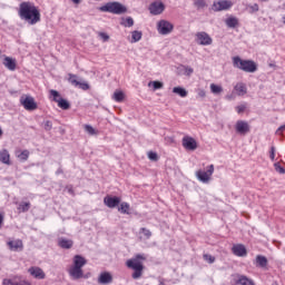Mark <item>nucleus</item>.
I'll return each mask as SVG.
<instances>
[{
  "label": "nucleus",
  "mask_w": 285,
  "mask_h": 285,
  "mask_svg": "<svg viewBox=\"0 0 285 285\" xmlns=\"http://www.w3.org/2000/svg\"><path fill=\"white\" fill-rule=\"evenodd\" d=\"M18 14L22 21H27L30 26H35L41 21V12L35 3L27 1L20 3Z\"/></svg>",
  "instance_id": "f257e3e1"
},
{
  "label": "nucleus",
  "mask_w": 285,
  "mask_h": 285,
  "mask_svg": "<svg viewBox=\"0 0 285 285\" xmlns=\"http://www.w3.org/2000/svg\"><path fill=\"white\" fill-rule=\"evenodd\" d=\"M146 259V255L137 254L134 258L128 259L126 262L127 268H131L134 273L131 274L132 279H139L141 275H144V263Z\"/></svg>",
  "instance_id": "f03ea898"
},
{
  "label": "nucleus",
  "mask_w": 285,
  "mask_h": 285,
  "mask_svg": "<svg viewBox=\"0 0 285 285\" xmlns=\"http://www.w3.org/2000/svg\"><path fill=\"white\" fill-rule=\"evenodd\" d=\"M88 264V261L81 255L73 257V265L69 269V275L72 279H81L83 277V267Z\"/></svg>",
  "instance_id": "7ed1b4c3"
},
{
  "label": "nucleus",
  "mask_w": 285,
  "mask_h": 285,
  "mask_svg": "<svg viewBox=\"0 0 285 285\" xmlns=\"http://www.w3.org/2000/svg\"><path fill=\"white\" fill-rule=\"evenodd\" d=\"M234 68L243 70V72H257V63L253 60L240 59L239 56L233 58Z\"/></svg>",
  "instance_id": "20e7f679"
},
{
  "label": "nucleus",
  "mask_w": 285,
  "mask_h": 285,
  "mask_svg": "<svg viewBox=\"0 0 285 285\" xmlns=\"http://www.w3.org/2000/svg\"><path fill=\"white\" fill-rule=\"evenodd\" d=\"M98 10L100 12H110L111 14H126V12H128V8L121 4V2L117 1L107 2L104 6L99 7Z\"/></svg>",
  "instance_id": "39448f33"
},
{
  "label": "nucleus",
  "mask_w": 285,
  "mask_h": 285,
  "mask_svg": "<svg viewBox=\"0 0 285 285\" xmlns=\"http://www.w3.org/2000/svg\"><path fill=\"white\" fill-rule=\"evenodd\" d=\"M215 173V166L214 165H209L207 167V170H198L196 173V177L197 179H199V181H203V184H208V181H210V176Z\"/></svg>",
  "instance_id": "423d86ee"
},
{
  "label": "nucleus",
  "mask_w": 285,
  "mask_h": 285,
  "mask_svg": "<svg viewBox=\"0 0 285 285\" xmlns=\"http://www.w3.org/2000/svg\"><path fill=\"white\" fill-rule=\"evenodd\" d=\"M232 8H233V1L219 0L213 3L212 10H214V12H222L224 10H230Z\"/></svg>",
  "instance_id": "0eeeda50"
},
{
  "label": "nucleus",
  "mask_w": 285,
  "mask_h": 285,
  "mask_svg": "<svg viewBox=\"0 0 285 285\" xmlns=\"http://www.w3.org/2000/svg\"><path fill=\"white\" fill-rule=\"evenodd\" d=\"M173 23L168 22V20H160L157 23V30L159 35H170L174 30Z\"/></svg>",
  "instance_id": "6e6552de"
},
{
  "label": "nucleus",
  "mask_w": 285,
  "mask_h": 285,
  "mask_svg": "<svg viewBox=\"0 0 285 285\" xmlns=\"http://www.w3.org/2000/svg\"><path fill=\"white\" fill-rule=\"evenodd\" d=\"M196 41L199 46H210L213 45V38L206 31H200L196 33Z\"/></svg>",
  "instance_id": "1a4fd4ad"
},
{
  "label": "nucleus",
  "mask_w": 285,
  "mask_h": 285,
  "mask_svg": "<svg viewBox=\"0 0 285 285\" xmlns=\"http://www.w3.org/2000/svg\"><path fill=\"white\" fill-rule=\"evenodd\" d=\"M235 130L238 135H248L250 132V125L246 120H237Z\"/></svg>",
  "instance_id": "9d476101"
},
{
  "label": "nucleus",
  "mask_w": 285,
  "mask_h": 285,
  "mask_svg": "<svg viewBox=\"0 0 285 285\" xmlns=\"http://www.w3.org/2000/svg\"><path fill=\"white\" fill-rule=\"evenodd\" d=\"M232 277H233L232 284L234 285H255V283L248 277H246L245 275L235 274V275H232Z\"/></svg>",
  "instance_id": "9b49d317"
},
{
  "label": "nucleus",
  "mask_w": 285,
  "mask_h": 285,
  "mask_svg": "<svg viewBox=\"0 0 285 285\" xmlns=\"http://www.w3.org/2000/svg\"><path fill=\"white\" fill-rule=\"evenodd\" d=\"M164 10H166V6L161 1H154L149 6V12H150V14H154V16L161 14V12H164Z\"/></svg>",
  "instance_id": "f8f14e48"
},
{
  "label": "nucleus",
  "mask_w": 285,
  "mask_h": 285,
  "mask_svg": "<svg viewBox=\"0 0 285 285\" xmlns=\"http://www.w3.org/2000/svg\"><path fill=\"white\" fill-rule=\"evenodd\" d=\"M20 104L23 106L24 110H37V102L31 96L20 99Z\"/></svg>",
  "instance_id": "ddd939ff"
},
{
  "label": "nucleus",
  "mask_w": 285,
  "mask_h": 285,
  "mask_svg": "<svg viewBox=\"0 0 285 285\" xmlns=\"http://www.w3.org/2000/svg\"><path fill=\"white\" fill-rule=\"evenodd\" d=\"M7 246L9 250H12L13 253H21L23 250V240L21 239H13L7 242Z\"/></svg>",
  "instance_id": "4468645a"
},
{
  "label": "nucleus",
  "mask_w": 285,
  "mask_h": 285,
  "mask_svg": "<svg viewBox=\"0 0 285 285\" xmlns=\"http://www.w3.org/2000/svg\"><path fill=\"white\" fill-rule=\"evenodd\" d=\"M104 204L107 205L108 208H117V206L121 204V198L118 196H106Z\"/></svg>",
  "instance_id": "2eb2a0df"
},
{
  "label": "nucleus",
  "mask_w": 285,
  "mask_h": 285,
  "mask_svg": "<svg viewBox=\"0 0 285 285\" xmlns=\"http://www.w3.org/2000/svg\"><path fill=\"white\" fill-rule=\"evenodd\" d=\"M2 285H31V284L28 281L16 276V277H12V278H4L2 281Z\"/></svg>",
  "instance_id": "dca6fc26"
},
{
  "label": "nucleus",
  "mask_w": 285,
  "mask_h": 285,
  "mask_svg": "<svg viewBox=\"0 0 285 285\" xmlns=\"http://www.w3.org/2000/svg\"><path fill=\"white\" fill-rule=\"evenodd\" d=\"M69 82L72 86H79L81 90H90V85H88V82H81L77 80V75L69 73Z\"/></svg>",
  "instance_id": "f3484780"
},
{
  "label": "nucleus",
  "mask_w": 285,
  "mask_h": 285,
  "mask_svg": "<svg viewBox=\"0 0 285 285\" xmlns=\"http://www.w3.org/2000/svg\"><path fill=\"white\" fill-rule=\"evenodd\" d=\"M183 146L186 150H197V140L193 137L186 136L183 138Z\"/></svg>",
  "instance_id": "a211bd4d"
},
{
  "label": "nucleus",
  "mask_w": 285,
  "mask_h": 285,
  "mask_svg": "<svg viewBox=\"0 0 285 285\" xmlns=\"http://www.w3.org/2000/svg\"><path fill=\"white\" fill-rule=\"evenodd\" d=\"M232 253L236 255V257H246V255H248V250L246 249V246L242 244L234 245L232 247Z\"/></svg>",
  "instance_id": "6ab92c4d"
},
{
  "label": "nucleus",
  "mask_w": 285,
  "mask_h": 285,
  "mask_svg": "<svg viewBox=\"0 0 285 285\" xmlns=\"http://www.w3.org/2000/svg\"><path fill=\"white\" fill-rule=\"evenodd\" d=\"M29 273L36 279H46V273H43V269H41V267H31L29 268Z\"/></svg>",
  "instance_id": "aec40b11"
},
{
  "label": "nucleus",
  "mask_w": 285,
  "mask_h": 285,
  "mask_svg": "<svg viewBox=\"0 0 285 285\" xmlns=\"http://www.w3.org/2000/svg\"><path fill=\"white\" fill-rule=\"evenodd\" d=\"M98 284H112V274L109 272L100 273L98 277Z\"/></svg>",
  "instance_id": "412c9836"
},
{
  "label": "nucleus",
  "mask_w": 285,
  "mask_h": 285,
  "mask_svg": "<svg viewBox=\"0 0 285 285\" xmlns=\"http://www.w3.org/2000/svg\"><path fill=\"white\" fill-rule=\"evenodd\" d=\"M0 161L6 166H12V161H10V151H8V149H2L0 151Z\"/></svg>",
  "instance_id": "4be33fe9"
},
{
  "label": "nucleus",
  "mask_w": 285,
  "mask_h": 285,
  "mask_svg": "<svg viewBox=\"0 0 285 285\" xmlns=\"http://www.w3.org/2000/svg\"><path fill=\"white\" fill-rule=\"evenodd\" d=\"M3 66L7 67L8 70L14 71L17 70V60L10 57H4Z\"/></svg>",
  "instance_id": "5701e85b"
},
{
  "label": "nucleus",
  "mask_w": 285,
  "mask_h": 285,
  "mask_svg": "<svg viewBox=\"0 0 285 285\" xmlns=\"http://www.w3.org/2000/svg\"><path fill=\"white\" fill-rule=\"evenodd\" d=\"M73 244L75 243L72 242V239H68V238H63V237L58 239V246L66 250L72 248Z\"/></svg>",
  "instance_id": "b1692460"
},
{
  "label": "nucleus",
  "mask_w": 285,
  "mask_h": 285,
  "mask_svg": "<svg viewBox=\"0 0 285 285\" xmlns=\"http://www.w3.org/2000/svg\"><path fill=\"white\" fill-rule=\"evenodd\" d=\"M256 266L258 268H266V266H268V258H266V256H263V255H257L256 256Z\"/></svg>",
  "instance_id": "393cba45"
},
{
  "label": "nucleus",
  "mask_w": 285,
  "mask_h": 285,
  "mask_svg": "<svg viewBox=\"0 0 285 285\" xmlns=\"http://www.w3.org/2000/svg\"><path fill=\"white\" fill-rule=\"evenodd\" d=\"M225 23H226L227 28H235L236 26H239V19L230 16L225 20Z\"/></svg>",
  "instance_id": "a878e982"
},
{
  "label": "nucleus",
  "mask_w": 285,
  "mask_h": 285,
  "mask_svg": "<svg viewBox=\"0 0 285 285\" xmlns=\"http://www.w3.org/2000/svg\"><path fill=\"white\" fill-rule=\"evenodd\" d=\"M119 213L122 215H130V204L122 202L120 203V206L118 207Z\"/></svg>",
  "instance_id": "bb28decb"
},
{
  "label": "nucleus",
  "mask_w": 285,
  "mask_h": 285,
  "mask_svg": "<svg viewBox=\"0 0 285 285\" xmlns=\"http://www.w3.org/2000/svg\"><path fill=\"white\" fill-rule=\"evenodd\" d=\"M173 92L179 97H188V91L183 87H174Z\"/></svg>",
  "instance_id": "cd10ccee"
},
{
  "label": "nucleus",
  "mask_w": 285,
  "mask_h": 285,
  "mask_svg": "<svg viewBox=\"0 0 285 285\" xmlns=\"http://www.w3.org/2000/svg\"><path fill=\"white\" fill-rule=\"evenodd\" d=\"M58 106L61 108V110H70V102L63 98H59L57 100Z\"/></svg>",
  "instance_id": "c85d7f7f"
},
{
  "label": "nucleus",
  "mask_w": 285,
  "mask_h": 285,
  "mask_svg": "<svg viewBox=\"0 0 285 285\" xmlns=\"http://www.w3.org/2000/svg\"><path fill=\"white\" fill-rule=\"evenodd\" d=\"M144 36V33H141V31H132L131 32V43H137V41H141V37Z\"/></svg>",
  "instance_id": "c756f323"
},
{
  "label": "nucleus",
  "mask_w": 285,
  "mask_h": 285,
  "mask_svg": "<svg viewBox=\"0 0 285 285\" xmlns=\"http://www.w3.org/2000/svg\"><path fill=\"white\" fill-rule=\"evenodd\" d=\"M19 213H28L30 210V202H21L18 206Z\"/></svg>",
  "instance_id": "7c9ffc66"
},
{
  "label": "nucleus",
  "mask_w": 285,
  "mask_h": 285,
  "mask_svg": "<svg viewBox=\"0 0 285 285\" xmlns=\"http://www.w3.org/2000/svg\"><path fill=\"white\" fill-rule=\"evenodd\" d=\"M17 157L20 161H28V157H30V151L28 149H24L20 154H17Z\"/></svg>",
  "instance_id": "2f4dec72"
},
{
  "label": "nucleus",
  "mask_w": 285,
  "mask_h": 285,
  "mask_svg": "<svg viewBox=\"0 0 285 285\" xmlns=\"http://www.w3.org/2000/svg\"><path fill=\"white\" fill-rule=\"evenodd\" d=\"M148 86H153L154 90H161L164 88V82L159 80L149 81Z\"/></svg>",
  "instance_id": "473e14b6"
},
{
  "label": "nucleus",
  "mask_w": 285,
  "mask_h": 285,
  "mask_svg": "<svg viewBox=\"0 0 285 285\" xmlns=\"http://www.w3.org/2000/svg\"><path fill=\"white\" fill-rule=\"evenodd\" d=\"M235 90H236V92H238L239 96H244V95H246V85H244L242 82L237 83L235 86Z\"/></svg>",
  "instance_id": "72a5a7b5"
},
{
  "label": "nucleus",
  "mask_w": 285,
  "mask_h": 285,
  "mask_svg": "<svg viewBox=\"0 0 285 285\" xmlns=\"http://www.w3.org/2000/svg\"><path fill=\"white\" fill-rule=\"evenodd\" d=\"M210 90H212L213 95H219V94L224 92V88H222V86H218L215 83L210 85Z\"/></svg>",
  "instance_id": "f704fd0d"
},
{
  "label": "nucleus",
  "mask_w": 285,
  "mask_h": 285,
  "mask_svg": "<svg viewBox=\"0 0 285 285\" xmlns=\"http://www.w3.org/2000/svg\"><path fill=\"white\" fill-rule=\"evenodd\" d=\"M121 26H124L125 28H132L135 26V20H132L131 17H127L125 19V22H121Z\"/></svg>",
  "instance_id": "c9c22d12"
},
{
  "label": "nucleus",
  "mask_w": 285,
  "mask_h": 285,
  "mask_svg": "<svg viewBox=\"0 0 285 285\" xmlns=\"http://www.w3.org/2000/svg\"><path fill=\"white\" fill-rule=\"evenodd\" d=\"M125 95L124 91H116L112 96V99H115V101L121 102L124 101Z\"/></svg>",
  "instance_id": "e433bc0d"
},
{
  "label": "nucleus",
  "mask_w": 285,
  "mask_h": 285,
  "mask_svg": "<svg viewBox=\"0 0 285 285\" xmlns=\"http://www.w3.org/2000/svg\"><path fill=\"white\" fill-rule=\"evenodd\" d=\"M140 233H142L145 239H150V237H153V232H150L148 228L141 227Z\"/></svg>",
  "instance_id": "4c0bfd02"
},
{
  "label": "nucleus",
  "mask_w": 285,
  "mask_h": 285,
  "mask_svg": "<svg viewBox=\"0 0 285 285\" xmlns=\"http://www.w3.org/2000/svg\"><path fill=\"white\" fill-rule=\"evenodd\" d=\"M50 95L53 98V101L57 104V101H59V99H61V94H59V91L51 89L50 90Z\"/></svg>",
  "instance_id": "58836bf2"
},
{
  "label": "nucleus",
  "mask_w": 285,
  "mask_h": 285,
  "mask_svg": "<svg viewBox=\"0 0 285 285\" xmlns=\"http://www.w3.org/2000/svg\"><path fill=\"white\" fill-rule=\"evenodd\" d=\"M194 6L200 10L202 8H206V1L205 0H194Z\"/></svg>",
  "instance_id": "ea45409f"
},
{
  "label": "nucleus",
  "mask_w": 285,
  "mask_h": 285,
  "mask_svg": "<svg viewBox=\"0 0 285 285\" xmlns=\"http://www.w3.org/2000/svg\"><path fill=\"white\" fill-rule=\"evenodd\" d=\"M247 8L249 9V14H253L255 12H259V4H248Z\"/></svg>",
  "instance_id": "a19ab883"
},
{
  "label": "nucleus",
  "mask_w": 285,
  "mask_h": 285,
  "mask_svg": "<svg viewBox=\"0 0 285 285\" xmlns=\"http://www.w3.org/2000/svg\"><path fill=\"white\" fill-rule=\"evenodd\" d=\"M85 132H88V135H91V136L97 135V130L94 129V127L90 125H85Z\"/></svg>",
  "instance_id": "79ce46f5"
},
{
  "label": "nucleus",
  "mask_w": 285,
  "mask_h": 285,
  "mask_svg": "<svg viewBox=\"0 0 285 285\" xmlns=\"http://www.w3.org/2000/svg\"><path fill=\"white\" fill-rule=\"evenodd\" d=\"M204 259L205 262H208V264H215V256L210 255V254H204Z\"/></svg>",
  "instance_id": "37998d69"
},
{
  "label": "nucleus",
  "mask_w": 285,
  "mask_h": 285,
  "mask_svg": "<svg viewBox=\"0 0 285 285\" xmlns=\"http://www.w3.org/2000/svg\"><path fill=\"white\" fill-rule=\"evenodd\" d=\"M276 173H279L281 175H285V168L279 165V163L274 164Z\"/></svg>",
  "instance_id": "c03bdc74"
},
{
  "label": "nucleus",
  "mask_w": 285,
  "mask_h": 285,
  "mask_svg": "<svg viewBox=\"0 0 285 285\" xmlns=\"http://www.w3.org/2000/svg\"><path fill=\"white\" fill-rule=\"evenodd\" d=\"M148 159H150V161H157L159 159V156L155 151H149Z\"/></svg>",
  "instance_id": "a18cd8bd"
},
{
  "label": "nucleus",
  "mask_w": 285,
  "mask_h": 285,
  "mask_svg": "<svg viewBox=\"0 0 285 285\" xmlns=\"http://www.w3.org/2000/svg\"><path fill=\"white\" fill-rule=\"evenodd\" d=\"M98 37L106 43V41L110 40V36H108V33L106 32H99Z\"/></svg>",
  "instance_id": "49530a36"
},
{
  "label": "nucleus",
  "mask_w": 285,
  "mask_h": 285,
  "mask_svg": "<svg viewBox=\"0 0 285 285\" xmlns=\"http://www.w3.org/2000/svg\"><path fill=\"white\" fill-rule=\"evenodd\" d=\"M269 159L272 161H275V147H271V150H269Z\"/></svg>",
  "instance_id": "de8ad7c7"
},
{
  "label": "nucleus",
  "mask_w": 285,
  "mask_h": 285,
  "mask_svg": "<svg viewBox=\"0 0 285 285\" xmlns=\"http://www.w3.org/2000/svg\"><path fill=\"white\" fill-rule=\"evenodd\" d=\"M45 130H52V121L47 120L45 122Z\"/></svg>",
  "instance_id": "09e8293b"
},
{
  "label": "nucleus",
  "mask_w": 285,
  "mask_h": 285,
  "mask_svg": "<svg viewBox=\"0 0 285 285\" xmlns=\"http://www.w3.org/2000/svg\"><path fill=\"white\" fill-rule=\"evenodd\" d=\"M236 110H237L238 114L244 112V110H246V105H239V106H237V107H236Z\"/></svg>",
  "instance_id": "8fccbe9b"
},
{
  "label": "nucleus",
  "mask_w": 285,
  "mask_h": 285,
  "mask_svg": "<svg viewBox=\"0 0 285 285\" xmlns=\"http://www.w3.org/2000/svg\"><path fill=\"white\" fill-rule=\"evenodd\" d=\"M197 95H198V97H200L202 99H204V97H206V90H204V89H198Z\"/></svg>",
  "instance_id": "3c124183"
},
{
  "label": "nucleus",
  "mask_w": 285,
  "mask_h": 285,
  "mask_svg": "<svg viewBox=\"0 0 285 285\" xmlns=\"http://www.w3.org/2000/svg\"><path fill=\"white\" fill-rule=\"evenodd\" d=\"M185 72H186L187 77H190V75L194 72V70L190 67H186Z\"/></svg>",
  "instance_id": "603ef678"
},
{
  "label": "nucleus",
  "mask_w": 285,
  "mask_h": 285,
  "mask_svg": "<svg viewBox=\"0 0 285 285\" xmlns=\"http://www.w3.org/2000/svg\"><path fill=\"white\" fill-rule=\"evenodd\" d=\"M285 130V125L281 126L277 130H276V135H282V132H284Z\"/></svg>",
  "instance_id": "864d4df0"
},
{
  "label": "nucleus",
  "mask_w": 285,
  "mask_h": 285,
  "mask_svg": "<svg viewBox=\"0 0 285 285\" xmlns=\"http://www.w3.org/2000/svg\"><path fill=\"white\" fill-rule=\"evenodd\" d=\"M268 66H269V68H276L275 62H269Z\"/></svg>",
  "instance_id": "5fc2aeb1"
},
{
  "label": "nucleus",
  "mask_w": 285,
  "mask_h": 285,
  "mask_svg": "<svg viewBox=\"0 0 285 285\" xmlns=\"http://www.w3.org/2000/svg\"><path fill=\"white\" fill-rule=\"evenodd\" d=\"M72 3H76L78 6V3H81V0H71Z\"/></svg>",
  "instance_id": "6e6d98bb"
},
{
  "label": "nucleus",
  "mask_w": 285,
  "mask_h": 285,
  "mask_svg": "<svg viewBox=\"0 0 285 285\" xmlns=\"http://www.w3.org/2000/svg\"><path fill=\"white\" fill-rule=\"evenodd\" d=\"M3 135V129L0 127V137Z\"/></svg>",
  "instance_id": "4d7b16f0"
},
{
  "label": "nucleus",
  "mask_w": 285,
  "mask_h": 285,
  "mask_svg": "<svg viewBox=\"0 0 285 285\" xmlns=\"http://www.w3.org/2000/svg\"><path fill=\"white\" fill-rule=\"evenodd\" d=\"M158 285H166V284L163 281H160Z\"/></svg>",
  "instance_id": "13d9d810"
},
{
  "label": "nucleus",
  "mask_w": 285,
  "mask_h": 285,
  "mask_svg": "<svg viewBox=\"0 0 285 285\" xmlns=\"http://www.w3.org/2000/svg\"><path fill=\"white\" fill-rule=\"evenodd\" d=\"M273 285H278L277 283H274Z\"/></svg>",
  "instance_id": "bf43d9fd"
},
{
  "label": "nucleus",
  "mask_w": 285,
  "mask_h": 285,
  "mask_svg": "<svg viewBox=\"0 0 285 285\" xmlns=\"http://www.w3.org/2000/svg\"><path fill=\"white\" fill-rule=\"evenodd\" d=\"M263 1H268V0H263Z\"/></svg>",
  "instance_id": "052dcab7"
}]
</instances>
